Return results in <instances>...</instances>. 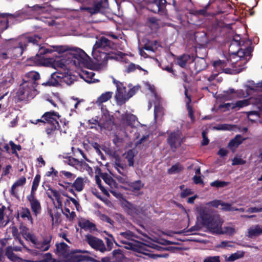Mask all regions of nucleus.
I'll return each mask as SVG.
<instances>
[{
    "label": "nucleus",
    "instance_id": "f257e3e1",
    "mask_svg": "<svg viewBox=\"0 0 262 262\" xmlns=\"http://www.w3.org/2000/svg\"><path fill=\"white\" fill-rule=\"evenodd\" d=\"M202 224L212 233L224 234L222 229L223 221L219 215L211 214L205 211L200 213Z\"/></svg>",
    "mask_w": 262,
    "mask_h": 262
},
{
    "label": "nucleus",
    "instance_id": "f03ea898",
    "mask_svg": "<svg viewBox=\"0 0 262 262\" xmlns=\"http://www.w3.org/2000/svg\"><path fill=\"white\" fill-rule=\"evenodd\" d=\"M41 37L38 35L23 37L18 40L17 46L13 47L14 56L18 57L28 47H38L41 42Z\"/></svg>",
    "mask_w": 262,
    "mask_h": 262
},
{
    "label": "nucleus",
    "instance_id": "7ed1b4c3",
    "mask_svg": "<svg viewBox=\"0 0 262 262\" xmlns=\"http://www.w3.org/2000/svg\"><path fill=\"white\" fill-rule=\"evenodd\" d=\"M60 117L58 112L54 111L47 112L42 115L41 118L44 119L45 124H49L46 128L48 136L53 135L55 131L59 129L60 125L58 120Z\"/></svg>",
    "mask_w": 262,
    "mask_h": 262
},
{
    "label": "nucleus",
    "instance_id": "20e7f679",
    "mask_svg": "<svg viewBox=\"0 0 262 262\" xmlns=\"http://www.w3.org/2000/svg\"><path fill=\"white\" fill-rule=\"evenodd\" d=\"M63 82H65L68 85H71L73 83V80L68 76L63 77L61 73L54 72L51 74L47 81L42 82L41 84L45 86L57 87L61 85Z\"/></svg>",
    "mask_w": 262,
    "mask_h": 262
},
{
    "label": "nucleus",
    "instance_id": "39448f33",
    "mask_svg": "<svg viewBox=\"0 0 262 262\" xmlns=\"http://www.w3.org/2000/svg\"><path fill=\"white\" fill-rule=\"evenodd\" d=\"M92 6L81 8L91 15L97 13H104L108 7V0H92Z\"/></svg>",
    "mask_w": 262,
    "mask_h": 262
},
{
    "label": "nucleus",
    "instance_id": "423d86ee",
    "mask_svg": "<svg viewBox=\"0 0 262 262\" xmlns=\"http://www.w3.org/2000/svg\"><path fill=\"white\" fill-rule=\"evenodd\" d=\"M139 89V86H135L130 89L127 94H125L126 88L125 87L121 88L117 84V92L115 96L117 102L121 104L124 103L130 98L134 96Z\"/></svg>",
    "mask_w": 262,
    "mask_h": 262
},
{
    "label": "nucleus",
    "instance_id": "0eeeda50",
    "mask_svg": "<svg viewBox=\"0 0 262 262\" xmlns=\"http://www.w3.org/2000/svg\"><path fill=\"white\" fill-rule=\"evenodd\" d=\"M73 62L76 66L88 68L91 65V58L81 49L73 53Z\"/></svg>",
    "mask_w": 262,
    "mask_h": 262
},
{
    "label": "nucleus",
    "instance_id": "6e6552de",
    "mask_svg": "<svg viewBox=\"0 0 262 262\" xmlns=\"http://www.w3.org/2000/svg\"><path fill=\"white\" fill-rule=\"evenodd\" d=\"M70 49L67 46H53L50 48H46L45 47H40L38 49V53L36 54L35 59L36 60H42L44 59L43 56L48 53H51L53 52H57L59 54L63 53Z\"/></svg>",
    "mask_w": 262,
    "mask_h": 262
},
{
    "label": "nucleus",
    "instance_id": "1a4fd4ad",
    "mask_svg": "<svg viewBox=\"0 0 262 262\" xmlns=\"http://www.w3.org/2000/svg\"><path fill=\"white\" fill-rule=\"evenodd\" d=\"M112 42L108 38L104 36L101 37L99 39L97 40L93 47L92 55L94 58L97 61H101V59L99 58L98 55L95 54L98 51H102L107 48H110Z\"/></svg>",
    "mask_w": 262,
    "mask_h": 262
},
{
    "label": "nucleus",
    "instance_id": "9d476101",
    "mask_svg": "<svg viewBox=\"0 0 262 262\" xmlns=\"http://www.w3.org/2000/svg\"><path fill=\"white\" fill-rule=\"evenodd\" d=\"M85 240L88 244L94 249L104 252L106 251V248L103 241L91 234L85 235Z\"/></svg>",
    "mask_w": 262,
    "mask_h": 262
},
{
    "label": "nucleus",
    "instance_id": "9b49d317",
    "mask_svg": "<svg viewBox=\"0 0 262 262\" xmlns=\"http://www.w3.org/2000/svg\"><path fill=\"white\" fill-rule=\"evenodd\" d=\"M39 78L40 75L38 72L31 71L25 74L23 80L26 86H31V89H35L38 84L36 81Z\"/></svg>",
    "mask_w": 262,
    "mask_h": 262
},
{
    "label": "nucleus",
    "instance_id": "f8f14e48",
    "mask_svg": "<svg viewBox=\"0 0 262 262\" xmlns=\"http://www.w3.org/2000/svg\"><path fill=\"white\" fill-rule=\"evenodd\" d=\"M98 53L100 54L99 58L101 60L99 61L103 63L107 61L108 60L113 59L118 61L119 59H122L125 55L124 53L118 51H111L108 53L103 52L102 51H98Z\"/></svg>",
    "mask_w": 262,
    "mask_h": 262
},
{
    "label": "nucleus",
    "instance_id": "ddd939ff",
    "mask_svg": "<svg viewBox=\"0 0 262 262\" xmlns=\"http://www.w3.org/2000/svg\"><path fill=\"white\" fill-rule=\"evenodd\" d=\"M52 236L51 234L47 235L42 236V240L39 241L35 236L34 242H32L35 248L40 250L41 251H48L51 247V243Z\"/></svg>",
    "mask_w": 262,
    "mask_h": 262
},
{
    "label": "nucleus",
    "instance_id": "4468645a",
    "mask_svg": "<svg viewBox=\"0 0 262 262\" xmlns=\"http://www.w3.org/2000/svg\"><path fill=\"white\" fill-rule=\"evenodd\" d=\"M27 200L29 202L30 207L33 214L37 216L41 211V206L40 202L36 198V193H30L27 196Z\"/></svg>",
    "mask_w": 262,
    "mask_h": 262
},
{
    "label": "nucleus",
    "instance_id": "2eb2a0df",
    "mask_svg": "<svg viewBox=\"0 0 262 262\" xmlns=\"http://www.w3.org/2000/svg\"><path fill=\"white\" fill-rule=\"evenodd\" d=\"M115 125L113 116L104 114L99 120V126L107 130H112Z\"/></svg>",
    "mask_w": 262,
    "mask_h": 262
},
{
    "label": "nucleus",
    "instance_id": "dca6fc26",
    "mask_svg": "<svg viewBox=\"0 0 262 262\" xmlns=\"http://www.w3.org/2000/svg\"><path fill=\"white\" fill-rule=\"evenodd\" d=\"M167 3L166 0H154L148 4V9L155 13H163Z\"/></svg>",
    "mask_w": 262,
    "mask_h": 262
},
{
    "label": "nucleus",
    "instance_id": "f3484780",
    "mask_svg": "<svg viewBox=\"0 0 262 262\" xmlns=\"http://www.w3.org/2000/svg\"><path fill=\"white\" fill-rule=\"evenodd\" d=\"M180 138L181 136L178 133L174 132L169 135L167 141L173 151H175L179 146H181V141H180Z\"/></svg>",
    "mask_w": 262,
    "mask_h": 262
},
{
    "label": "nucleus",
    "instance_id": "a211bd4d",
    "mask_svg": "<svg viewBox=\"0 0 262 262\" xmlns=\"http://www.w3.org/2000/svg\"><path fill=\"white\" fill-rule=\"evenodd\" d=\"M115 169L121 175L126 177L127 174V166L125 163L120 158H116L113 164Z\"/></svg>",
    "mask_w": 262,
    "mask_h": 262
},
{
    "label": "nucleus",
    "instance_id": "6ab92c4d",
    "mask_svg": "<svg viewBox=\"0 0 262 262\" xmlns=\"http://www.w3.org/2000/svg\"><path fill=\"white\" fill-rule=\"evenodd\" d=\"M58 208H59L58 205L57 206L54 205V207L53 209L49 207L47 208V213L51 218L52 225H57L60 222L61 214L58 211Z\"/></svg>",
    "mask_w": 262,
    "mask_h": 262
},
{
    "label": "nucleus",
    "instance_id": "aec40b11",
    "mask_svg": "<svg viewBox=\"0 0 262 262\" xmlns=\"http://www.w3.org/2000/svg\"><path fill=\"white\" fill-rule=\"evenodd\" d=\"M246 138L242 137V135L238 134L231 139L228 144V147L232 151L234 152L238 146L241 144Z\"/></svg>",
    "mask_w": 262,
    "mask_h": 262
},
{
    "label": "nucleus",
    "instance_id": "412c9836",
    "mask_svg": "<svg viewBox=\"0 0 262 262\" xmlns=\"http://www.w3.org/2000/svg\"><path fill=\"white\" fill-rule=\"evenodd\" d=\"M35 89H31V86H26L24 83L20 85V87L17 92L18 96L21 99H28L31 96V93Z\"/></svg>",
    "mask_w": 262,
    "mask_h": 262
},
{
    "label": "nucleus",
    "instance_id": "4be33fe9",
    "mask_svg": "<svg viewBox=\"0 0 262 262\" xmlns=\"http://www.w3.org/2000/svg\"><path fill=\"white\" fill-rule=\"evenodd\" d=\"M185 96L186 98L187 99L186 101V107L188 111V116L191 118L192 120H194V112L193 110V107L190 105V103L191 102V95H188V89L185 86Z\"/></svg>",
    "mask_w": 262,
    "mask_h": 262
},
{
    "label": "nucleus",
    "instance_id": "5701e85b",
    "mask_svg": "<svg viewBox=\"0 0 262 262\" xmlns=\"http://www.w3.org/2000/svg\"><path fill=\"white\" fill-rule=\"evenodd\" d=\"M136 119V116L132 114L125 113L121 115L122 123L128 126L133 125L135 122Z\"/></svg>",
    "mask_w": 262,
    "mask_h": 262
},
{
    "label": "nucleus",
    "instance_id": "b1692460",
    "mask_svg": "<svg viewBox=\"0 0 262 262\" xmlns=\"http://www.w3.org/2000/svg\"><path fill=\"white\" fill-rule=\"evenodd\" d=\"M253 51V48L250 47H247L245 49H242L241 47L237 49L234 55H236L239 57H244L247 58V57H250L252 56V52Z\"/></svg>",
    "mask_w": 262,
    "mask_h": 262
},
{
    "label": "nucleus",
    "instance_id": "393cba45",
    "mask_svg": "<svg viewBox=\"0 0 262 262\" xmlns=\"http://www.w3.org/2000/svg\"><path fill=\"white\" fill-rule=\"evenodd\" d=\"M26 183V178L25 177L23 176L16 180L15 182L12 185L10 191V193L12 196H16V192H15V189L16 187L21 186L25 185Z\"/></svg>",
    "mask_w": 262,
    "mask_h": 262
},
{
    "label": "nucleus",
    "instance_id": "a878e982",
    "mask_svg": "<svg viewBox=\"0 0 262 262\" xmlns=\"http://www.w3.org/2000/svg\"><path fill=\"white\" fill-rule=\"evenodd\" d=\"M64 183L66 184L71 185L78 192L81 191L84 187L83 179L81 177L77 178L73 184L66 182H64Z\"/></svg>",
    "mask_w": 262,
    "mask_h": 262
},
{
    "label": "nucleus",
    "instance_id": "bb28decb",
    "mask_svg": "<svg viewBox=\"0 0 262 262\" xmlns=\"http://www.w3.org/2000/svg\"><path fill=\"white\" fill-rule=\"evenodd\" d=\"M78 226L85 231L94 229L96 225L88 220L82 219L78 222Z\"/></svg>",
    "mask_w": 262,
    "mask_h": 262
},
{
    "label": "nucleus",
    "instance_id": "cd10ccee",
    "mask_svg": "<svg viewBox=\"0 0 262 262\" xmlns=\"http://www.w3.org/2000/svg\"><path fill=\"white\" fill-rule=\"evenodd\" d=\"M122 243L123 244H125L126 245L124 246V248L126 249L132 250L134 251L140 252L141 250V246L140 245L142 244L141 243H139L137 242H135L134 243L130 242H126L125 241H122Z\"/></svg>",
    "mask_w": 262,
    "mask_h": 262
},
{
    "label": "nucleus",
    "instance_id": "c85d7f7f",
    "mask_svg": "<svg viewBox=\"0 0 262 262\" xmlns=\"http://www.w3.org/2000/svg\"><path fill=\"white\" fill-rule=\"evenodd\" d=\"M111 256L113 262H122L124 256L121 249H116L112 252Z\"/></svg>",
    "mask_w": 262,
    "mask_h": 262
},
{
    "label": "nucleus",
    "instance_id": "c756f323",
    "mask_svg": "<svg viewBox=\"0 0 262 262\" xmlns=\"http://www.w3.org/2000/svg\"><path fill=\"white\" fill-rule=\"evenodd\" d=\"M8 16L14 17L13 14L8 13H0V26L2 27L4 30L7 29L8 27Z\"/></svg>",
    "mask_w": 262,
    "mask_h": 262
},
{
    "label": "nucleus",
    "instance_id": "7c9ffc66",
    "mask_svg": "<svg viewBox=\"0 0 262 262\" xmlns=\"http://www.w3.org/2000/svg\"><path fill=\"white\" fill-rule=\"evenodd\" d=\"M190 59V56L189 55L183 54L177 58V63L181 68H184Z\"/></svg>",
    "mask_w": 262,
    "mask_h": 262
},
{
    "label": "nucleus",
    "instance_id": "2f4dec72",
    "mask_svg": "<svg viewBox=\"0 0 262 262\" xmlns=\"http://www.w3.org/2000/svg\"><path fill=\"white\" fill-rule=\"evenodd\" d=\"M136 152L134 149L128 150L125 154V159L128 162V165L129 167L134 166V158L136 156Z\"/></svg>",
    "mask_w": 262,
    "mask_h": 262
},
{
    "label": "nucleus",
    "instance_id": "473e14b6",
    "mask_svg": "<svg viewBox=\"0 0 262 262\" xmlns=\"http://www.w3.org/2000/svg\"><path fill=\"white\" fill-rule=\"evenodd\" d=\"M113 93L112 92H106L102 94L98 98L96 103L101 104L111 99Z\"/></svg>",
    "mask_w": 262,
    "mask_h": 262
},
{
    "label": "nucleus",
    "instance_id": "72a5a7b5",
    "mask_svg": "<svg viewBox=\"0 0 262 262\" xmlns=\"http://www.w3.org/2000/svg\"><path fill=\"white\" fill-rule=\"evenodd\" d=\"M241 37L239 36H235L234 37L233 40L231 41L230 45L229 48V52L232 54H235V52L233 51V47H236L237 49L241 47Z\"/></svg>",
    "mask_w": 262,
    "mask_h": 262
},
{
    "label": "nucleus",
    "instance_id": "f704fd0d",
    "mask_svg": "<svg viewBox=\"0 0 262 262\" xmlns=\"http://www.w3.org/2000/svg\"><path fill=\"white\" fill-rule=\"evenodd\" d=\"M261 234H262V227L259 225H256L254 228H251L249 229L248 236L250 238L259 236Z\"/></svg>",
    "mask_w": 262,
    "mask_h": 262
},
{
    "label": "nucleus",
    "instance_id": "c9c22d12",
    "mask_svg": "<svg viewBox=\"0 0 262 262\" xmlns=\"http://www.w3.org/2000/svg\"><path fill=\"white\" fill-rule=\"evenodd\" d=\"M125 207L127 209V212L129 215L134 216L138 214V209L136 205L127 202Z\"/></svg>",
    "mask_w": 262,
    "mask_h": 262
},
{
    "label": "nucleus",
    "instance_id": "e433bc0d",
    "mask_svg": "<svg viewBox=\"0 0 262 262\" xmlns=\"http://www.w3.org/2000/svg\"><path fill=\"white\" fill-rule=\"evenodd\" d=\"M21 233L23 236L26 239L30 241L31 242L35 241V235L29 232V229L26 227H23L21 228Z\"/></svg>",
    "mask_w": 262,
    "mask_h": 262
},
{
    "label": "nucleus",
    "instance_id": "4c0bfd02",
    "mask_svg": "<svg viewBox=\"0 0 262 262\" xmlns=\"http://www.w3.org/2000/svg\"><path fill=\"white\" fill-rule=\"evenodd\" d=\"M136 69H138L140 71H143L147 73V71L144 69H143L142 67H141L138 64H136L133 62L130 63L125 68V72L127 73H129L134 72Z\"/></svg>",
    "mask_w": 262,
    "mask_h": 262
},
{
    "label": "nucleus",
    "instance_id": "58836bf2",
    "mask_svg": "<svg viewBox=\"0 0 262 262\" xmlns=\"http://www.w3.org/2000/svg\"><path fill=\"white\" fill-rule=\"evenodd\" d=\"M48 191H50L52 195H53V196L55 197L57 203L58 204V207L61 208L62 206V201L61 200V196L59 192L57 190L52 188L50 186H49Z\"/></svg>",
    "mask_w": 262,
    "mask_h": 262
},
{
    "label": "nucleus",
    "instance_id": "ea45409f",
    "mask_svg": "<svg viewBox=\"0 0 262 262\" xmlns=\"http://www.w3.org/2000/svg\"><path fill=\"white\" fill-rule=\"evenodd\" d=\"M40 179H41L40 174H36V176L33 181L30 193H36V191L37 190V188L39 186Z\"/></svg>",
    "mask_w": 262,
    "mask_h": 262
},
{
    "label": "nucleus",
    "instance_id": "a19ab883",
    "mask_svg": "<svg viewBox=\"0 0 262 262\" xmlns=\"http://www.w3.org/2000/svg\"><path fill=\"white\" fill-rule=\"evenodd\" d=\"M227 66V62L225 60H218L214 61L213 63V66L219 72L224 70V68Z\"/></svg>",
    "mask_w": 262,
    "mask_h": 262
},
{
    "label": "nucleus",
    "instance_id": "79ce46f5",
    "mask_svg": "<svg viewBox=\"0 0 262 262\" xmlns=\"http://www.w3.org/2000/svg\"><path fill=\"white\" fill-rule=\"evenodd\" d=\"M183 169V167L179 163H177L168 169V173L169 174L178 173Z\"/></svg>",
    "mask_w": 262,
    "mask_h": 262
},
{
    "label": "nucleus",
    "instance_id": "37998d69",
    "mask_svg": "<svg viewBox=\"0 0 262 262\" xmlns=\"http://www.w3.org/2000/svg\"><path fill=\"white\" fill-rule=\"evenodd\" d=\"M20 216L23 219L27 218L28 221L32 222L33 219L31 214V212L29 208L25 207L22 208L21 211L20 212Z\"/></svg>",
    "mask_w": 262,
    "mask_h": 262
},
{
    "label": "nucleus",
    "instance_id": "c03bdc74",
    "mask_svg": "<svg viewBox=\"0 0 262 262\" xmlns=\"http://www.w3.org/2000/svg\"><path fill=\"white\" fill-rule=\"evenodd\" d=\"M144 184L142 183L140 180L135 181L130 183L129 186L133 191L136 192L139 191L142 187Z\"/></svg>",
    "mask_w": 262,
    "mask_h": 262
},
{
    "label": "nucleus",
    "instance_id": "a18cd8bd",
    "mask_svg": "<svg viewBox=\"0 0 262 262\" xmlns=\"http://www.w3.org/2000/svg\"><path fill=\"white\" fill-rule=\"evenodd\" d=\"M164 108L159 103L156 104L154 107V116L157 118L159 116H162L164 115Z\"/></svg>",
    "mask_w": 262,
    "mask_h": 262
},
{
    "label": "nucleus",
    "instance_id": "49530a36",
    "mask_svg": "<svg viewBox=\"0 0 262 262\" xmlns=\"http://www.w3.org/2000/svg\"><path fill=\"white\" fill-rule=\"evenodd\" d=\"M56 247V250L57 252L64 254L66 253L68 245L64 242H61L60 244L57 243Z\"/></svg>",
    "mask_w": 262,
    "mask_h": 262
},
{
    "label": "nucleus",
    "instance_id": "de8ad7c7",
    "mask_svg": "<svg viewBox=\"0 0 262 262\" xmlns=\"http://www.w3.org/2000/svg\"><path fill=\"white\" fill-rule=\"evenodd\" d=\"M229 182L225 181H222L219 180L214 181L210 183V185L212 187H215L216 188H223L227 186L229 184Z\"/></svg>",
    "mask_w": 262,
    "mask_h": 262
},
{
    "label": "nucleus",
    "instance_id": "09e8293b",
    "mask_svg": "<svg viewBox=\"0 0 262 262\" xmlns=\"http://www.w3.org/2000/svg\"><path fill=\"white\" fill-rule=\"evenodd\" d=\"M31 10L38 14L43 13L47 11L45 6L39 5H35L32 7Z\"/></svg>",
    "mask_w": 262,
    "mask_h": 262
},
{
    "label": "nucleus",
    "instance_id": "8fccbe9b",
    "mask_svg": "<svg viewBox=\"0 0 262 262\" xmlns=\"http://www.w3.org/2000/svg\"><path fill=\"white\" fill-rule=\"evenodd\" d=\"M233 106L232 108H234L235 107L241 108L244 106H246L249 105V102L248 100L244 99L242 100H239L235 102V103L233 104Z\"/></svg>",
    "mask_w": 262,
    "mask_h": 262
},
{
    "label": "nucleus",
    "instance_id": "3c124183",
    "mask_svg": "<svg viewBox=\"0 0 262 262\" xmlns=\"http://www.w3.org/2000/svg\"><path fill=\"white\" fill-rule=\"evenodd\" d=\"M221 206H222V210L225 211H235V207H232L230 204L222 202Z\"/></svg>",
    "mask_w": 262,
    "mask_h": 262
},
{
    "label": "nucleus",
    "instance_id": "603ef678",
    "mask_svg": "<svg viewBox=\"0 0 262 262\" xmlns=\"http://www.w3.org/2000/svg\"><path fill=\"white\" fill-rule=\"evenodd\" d=\"M211 2L209 1L208 4L204 7V8L202 9L198 10V13L199 15L206 16L207 15V10L210 7Z\"/></svg>",
    "mask_w": 262,
    "mask_h": 262
},
{
    "label": "nucleus",
    "instance_id": "864d4df0",
    "mask_svg": "<svg viewBox=\"0 0 262 262\" xmlns=\"http://www.w3.org/2000/svg\"><path fill=\"white\" fill-rule=\"evenodd\" d=\"M120 235L127 239H130L134 236V233L130 230H126L125 232H120Z\"/></svg>",
    "mask_w": 262,
    "mask_h": 262
},
{
    "label": "nucleus",
    "instance_id": "5fc2aeb1",
    "mask_svg": "<svg viewBox=\"0 0 262 262\" xmlns=\"http://www.w3.org/2000/svg\"><path fill=\"white\" fill-rule=\"evenodd\" d=\"M12 150V154H17V150L20 151L21 149V147L19 144H15L13 141H11L9 142Z\"/></svg>",
    "mask_w": 262,
    "mask_h": 262
},
{
    "label": "nucleus",
    "instance_id": "6e6d98bb",
    "mask_svg": "<svg viewBox=\"0 0 262 262\" xmlns=\"http://www.w3.org/2000/svg\"><path fill=\"white\" fill-rule=\"evenodd\" d=\"M96 183L98 185V186L99 188H100V189L104 193V194H105V195H106L107 196H110V194H109L108 192L105 188V187L101 185V180L100 179L97 178L96 179Z\"/></svg>",
    "mask_w": 262,
    "mask_h": 262
},
{
    "label": "nucleus",
    "instance_id": "4d7b16f0",
    "mask_svg": "<svg viewBox=\"0 0 262 262\" xmlns=\"http://www.w3.org/2000/svg\"><path fill=\"white\" fill-rule=\"evenodd\" d=\"M246 163V161L241 158L234 157L232 160V165H244Z\"/></svg>",
    "mask_w": 262,
    "mask_h": 262
},
{
    "label": "nucleus",
    "instance_id": "13d9d810",
    "mask_svg": "<svg viewBox=\"0 0 262 262\" xmlns=\"http://www.w3.org/2000/svg\"><path fill=\"white\" fill-rule=\"evenodd\" d=\"M203 262H221L219 256H208L204 259Z\"/></svg>",
    "mask_w": 262,
    "mask_h": 262
},
{
    "label": "nucleus",
    "instance_id": "bf43d9fd",
    "mask_svg": "<svg viewBox=\"0 0 262 262\" xmlns=\"http://www.w3.org/2000/svg\"><path fill=\"white\" fill-rule=\"evenodd\" d=\"M60 173H62L67 179L70 181L73 180L76 178V175L69 171L62 170L60 171Z\"/></svg>",
    "mask_w": 262,
    "mask_h": 262
},
{
    "label": "nucleus",
    "instance_id": "052dcab7",
    "mask_svg": "<svg viewBox=\"0 0 262 262\" xmlns=\"http://www.w3.org/2000/svg\"><path fill=\"white\" fill-rule=\"evenodd\" d=\"M100 219L107 223H109L111 225H113L114 222L107 215L105 214H102L100 216Z\"/></svg>",
    "mask_w": 262,
    "mask_h": 262
},
{
    "label": "nucleus",
    "instance_id": "680f3d73",
    "mask_svg": "<svg viewBox=\"0 0 262 262\" xmlns=\"http://www.w3.org/2000/svg\"><path fill=\"white\" fill-rule=\"evenodd\" d=\"M207 132L206 130H203L202 133V136L203 138L202 142H201L202 146L207 145L209 144V140L208 139L207 137Z\"/></svg>",
    "mask_w": 262,
    "mask_h": 262
},
{
    "label": "nucleus",
    "instance_id": "e2e57ef3",
    "mask_svg": "<svg viewBox=\"0 0 262 262\" xmlns=\"http://www.w3.org/2000/svg\"><path fill=\"white\" fill-rule=\"evenodd\" d=\"M244 253L238 254L237 253L232 254L228 258L229 261H232L244 256Z\"/></svg>",
    "mask_w": 262,
    "mask_h": 262
},
{
    "label": "nucleus",
    "instance_id": "0e129e2a",
    "mask_svg": "<svg viewBox=\"0 0 262 262\" xmlns=\"http://www.w3.org/2000/svg\"><path fill=\"white\" fill-rule=\"evenodd\" d=\"M252 90L262 91V81L256 83H253V86L250 88Z\"/></svg>",
    "mask_w": 262,
    "mask_h": 262
},
{
    "label": "nucleus",
    "instance_id": "69168bd1",
    "mask_svg": "<svg viewBox=\"0 0 262 262\" xmlns=\"http://www.w3.org/2000/svg\"><path fill=\"white\" fill-rule=\"evenodd\" d=\"M224 233H226L230 235H233L235 232V230L234 228L231 227H226L224 228V231H223Z\"/></svg>",
    "mask_w": 262,
    "mask_h": 262
},
{
    "label": "nucleus",
    "instance_id": "338daca9",
    "mask_svg": "<svg viewBox=\"0 0 262 262\" xmlns=\"http://www.w3.org/2000/svg\"><path fill=\"white\" fill-rule=\"evenodd\" d=\"M99 117L98 116H96L95 118H92L91 119H89L88 121V123L89 125H98L99 126Z\"/></svg>",
    "mask_w": 262,
    "mask_h": 262
},
{
    "label": "nucleus",
    "instance_id": "774afa93",
    "mask_svg": "<svg viewBox=\"0 0 262 262\" xmlns=\"http://www.w3.org/2000/svg\"><path fill=\"white\" fill-rule=\"evenodd\" d=\"M192 191L190 189H185L181 193V197L182 198H185L190 194H192Z\"/></svg>",
    "mask_w": 262,
    "mask_h": 262
}]
</instances>
